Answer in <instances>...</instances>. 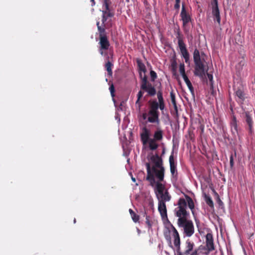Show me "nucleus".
Here are the masks:
<instances>
[{"instance_id":"nucleus-30","label":"nucleus","mask_w":255,"mask_h":255,"mask_svg":"<svg viewBox=\"0 0 255 255\" xmlns=\"http://www.w3.org/2000/svg\"><path fill=\"white\" fill-rule=\"evenodd\" d=\"M99 33V37L106 36L107 35L105 25L103 26L99 27L98 29Z\"/></svg>"},{"instance_id":"nucleus-15","label":"nucleus","mask_w":255,"mask_h":255,"mask_svg":"<svg viewBox=\"0 0 255 255\" xmlns=\"http://www.w3.org/2000/svg\"><path fill=\"white\" fill-rule=\"evenodd\" d=\"M206 249L208 253L211 252L215 250V245L213 235L211 233H208L206 235Z\"/></svg>"},{"instance_id":"nucleus-27","label":"nucleus","mask_w":255,"mask_h":255,"mask_svg":"<svg viewBox=\"0 0 255 255\" xmlns=\"http://www.w3.org/2000/svg\"><path fill=\"white\" fill-rule=\"evenodd\" d=\"M129 212L131 216V217L133 220V221L135 223L137 222L139 219V216L137 215L132 209H130L129 210Z\"/></svg>"},{"instance_id":"nucleus-14","label":"nucleus","mask_w":255,"mask_h":255,"mask_svg":"<svg viewBox=\"0 0 255 255\" xmlns=\"http://www.w3.org/2000/svg\"><path fill=\"white\" fill-rule=\"evenodd\" d=\"M111 3L110 0H104L103 4V8L105 9L102 10L103 16L107 18L112 17L114 15V13L112 12L110 8V5Z\"/></svg>"},{"instance_id":"nucleus-23","label":"nucleus","mask_w":255,"mask_h":255,"mask_svg":"<svg viewBox=\"0 0 255 255\" xmlns=\"http://www.w3.org/2000/svg\"><path fill=\"white\" fill-rule=\"evenodd\" d=\"M150 103L154 107L157 109V110L158 111V109H160V110L162 111L164 110L165 108L164 102L158 103L156 101H154L150 102Z\"/></svg>"},{"instance_id":"nucleus-50","label":"nucleus","mask_w":255,"mask_h":255,"mask_svg":"<svg viewBox=\"0 0 255 255\" xmlns=\"http://www.w3.org/2000/svg\"><path fill=\"white\" fill-rule=\"evenodd\" d=\"M96 25L97 26V28L98 29L99 28V27H101L102 26H100V22L99 21H97V23H96Z\"/></svg>"},{"instance_id":"nucleus-4","label":"nucleus","mask_w":255,"mask_h":255,"mask_svg":"<svg viewBox=\"0 0 255 255\" xmlns=\"http://www.w3.org/2000/svg\"><path fill=\"white\" fill-rule=\"evenodd\" d=\"M140 135L142 144L145 145L148 143L149 147L150 150H154L158 148V144L156 143L157 141L152 138H150V130L146 127H144L142 128Z\"/></svg>"},{"instance_id":"nucleus-40","label":"nucleus","mask_w":255,"mask_h":255,"mask_svg":"<svg viewBox=\"0 0 255 255\" xmlns=\"http://www.w3.org/2000/svg\"><path fill=\"white\" fill-rule=\"evenodd\" d=\"M180 0H175V3L174 4V8L178 10L180 8Z\"/></svg>"},{"instance_id":"nucleus-31","label":"nucleus","mask_w":255,"mask_h":255,"mask_svg":"<svg viewBox=\"0 0 255 255\" xmlns=\"http://www.w3.org/2000/svg\"><path fill=\"white\" fill-rule=\"evenodd\" d=\"M174 245L177 249L179 248L180 245V239L179 236H174Z\"/></svg>"},{"instance_id":"nucleus-3","label":"nucleus","mask_w":255,"mask_h":255,"mask_svg":"<svg viewBox=\"0 0 255 255\" xmlns=\"http://www.w3.org/2000/svg\"><path fill=\"white\" fill-rule=\"evenodd\" d=\"M140 89L137 95V99L136 101V104H138L139 107L140 106L139 101L143 97V91L146 92L148 95L150 96H154L156 93L155 88L148 81L145 77L143 79L142 83L140 84Z\"/></svg>"},{"instance_id":"nucleus-17","label":"nucleus","mask_w":255,"mask_h":255,"mask_svg":"<svg viewBox=\"0 0 255 255\" xmlns=\"http://www.w3.org/2000/svg\"><path fill=\"white\" fill-rule=\"evenodd\" d=\"M235 91L236 96L238 98L236 99V101L238 103L243 104L246 98L243 88L239 87L237 89H235Z\"/></svg>"},{"instance_id":"nucleus-12","label":"nucleus","mask_w":255,"mask_h":255,"mask_svg":"<svg viewBox=\"0 0 255 255\" xmlns=\"http://www.w3.org/2000/svg\"><path fill=\"white\" fill-rule=\"evenodd\" d=\"M180 17L182 21L183 26L185 27L186 25L192 21L191 16L186 10L184 4L182 5V9L180 13Z\"/></svg>"},{"instance_id":"nucleus-45","label":"nucleus","mask_w":255,"mask_h":255,"mask_svg":"<svg viewBox=\"0 0 255 255\" xmlns=\"http://www.w3.org/2000/svg\"><path fill=\"white\" fill-rule=\"evenodd\" d=\"M206 74H207V77H208L209 81L210 82H212L213 81V75L212 74H210V73H208V71L207 72Z\"/></svg>"},{"instance_id":"nucleus-32","label":"nucleus","mask_w":255,"mask_h":255,"mask_svg":"<svg viewBox=\"0 0 255 255\" xmlns=\"http://www.w3.org/2000/svg\"><path fill=\"white\" fill-rule=\"evenodd\" d=\"M179 72L182 75L183 78L184 76H187L185 71V66L184 64H180L179 66Z\"/></svg>"},{"instance_id":"nucleus-53","label":"nucleus","mask_w":255,"mask_h":255,"mask_svg":"<svg viewBox=\"0 0 255 255\" xmlns=\"http://www.w3.org/2000/svg\"><path fill=\"white\" fill-rule=\"evenodd\" d=\"M164 153V150H163L162 153L163 154Z\"/></svg>"},{"instance_id":"nucleus-2","label":"nucleus","mask_w":255,"mask_h":255,"mask_svg":"<svg viewBox=\"0 0 255 255\" xmlns=\"http://www.w3.org/2000/svg\"><path fill=\"white\" fill-rule=\"evenodd\" d=\"M193 60L195 64L194 74L200 78H204L208 70L201 59L199 51L196 48L193 52Z\"/></svg>"},{"instance_id":"nucleus-16","label":"nucleus","mask_w":255,"mask_h":255,"mask_svg":"<svg viewBox=\"0 0 255 255\" xmlns=\"http://www.w3.org/2000/svg\"><path fill=\"white\" fill-rule=\"evenodd\" d=\"M170 170L171 174L173 177H177V170L176 169V165L174 159L173 151L172 152L169 158Z\"/></svg>"},{"instance_id":"nucleus-34","label":"nucleus","mask_w":255,"mask_h":255,"mask_svg":"<svg viewBox=\"0 0 255 255\" xmlns=\"http://www.w3.org/2000/svg\"><path fill=\"white\" fill-rule=\"evenodd\" d=\"M150 75L151 77V81L152 82H154L157 77L156 72L153 70H151L150 71Z\"/></svg>"},{"instance_id":"nucleus-5","label":"nucleus","mask_w":255,"mask_h":255,"mask_svg":"<svg viewBox=\"0 0 255 255\" xmlns=\"http://www.w3.org/2000/svg\"><path fill=\"white\" fill-rule=\"evenodd\" d=\"M147 170V176L146 179L149 181V184L152 187H154V191L164 190L165 186L158 181H156L153 174L151 172L150 165L149 163H146Z\"/></svg>"},{"instance_id":"nucleus-21","label":"nucleus","mask_w":255,"mask_h":255,"mask_svg":"<svg viewBox=\"0 0 255 255\" xmlns=\"http://www.w3.org/2000/svg\"><path fill=\"white\" fill-rule=\"evenodd\" d=\"M163 131L159 128H157L153 134V139L156 141H161L163 139Z\"/></svg>"},{"instance_id":"nucleus-29","label":"nucleus","mask_w":255,"mask_h":255,"mask_svg":"<svg viewBox=\"0 0 255 255\" xmlns=\"http://www.w3.org/2000/svg\"><path fill=\"white\" fill-rule=\"evenodd\" d=\"M170 98L171 102L174 106V108L175 110H177V107L176 105V102L175 100V95L173 91H171L170 93Z\"/></svg>"},{"instance_id":"nucleus-24","label":"nucleus","mask_w":255,"mask_h":255,"mask_svg":"<svg viewBox=\"0 0 255 255\" xmlns=\"http://www.w3.org/2000/svg\"><path fill=\"white\" fill-rule=\"evenodd\" d=\"M113 66V64L109 60H108L105 64V68L108 72V75L110 76H112L113 74L112 68Z\"/></svg>"},{"instance_id":"nucleus-28","label":"nucleus","mask_w":255,"mask_h":255,"mask_svg":"<svg viewBox=\"0 0 255 255\" xmlns=\"http://www.w3.org/2000/svg\"><path fill=\"white\" fill-rule=\"evenodd\" d=\"M205 200L206 204L211 208H214V203L210 196L207 195H205Z\"/></svg>"},{"instance_id":"nucleus-42","label":"nucleus","mask_w":255,"mask_h":255,"mask_svg":"<svg viewBox=\"0 0 255 255\" xmlns=\"http://www.w3.org/2000/svg\"><path fill=\"white\" fill-rule=\"evenodd\" d=\"M172 231H173V236L174 237V236H179V233L177 231V230L175 229V228L172 226Z\"/></svg>"},{"instance_id":"nucleus-9","label":"nucleus","mask_w":255,"mask_h":255,"mask_svg":"<svg viewBox=\"0 0 255 255\" xmlns=\"http://www.w3.org/2000/svg\"><path fill=\"white\" fill-rule=\"evenodd\" d=\"M177 38L178 39V44L179 48L180 49L181 55L182 57L185 59V62L186 63H189V59H190V55L189 54V52H188L186 45L184 43L182 38L181 37L180 33H178V36H177Z\"/></svg>"},{"instance_id":"nucleus-47","label":"nucleus","mask_w":255,"mask_h":255,"mask_svg":"<svg viewBox=\"0 0 255 255\" xmlns=\"http://www.w3.org/2000/svg\"><path fill=\"white\" fill-rule=\"evenodd\" d=\"M142 117L143 120L147 119V118L148 117V113H143L142 115Z\"/></svg>"},{"instance_id":"nucleus-51","label":"nucleus","mask_w":255,"mask_h":255,"mask_svg":"<svg viewBox=\"0 0 255 255\" xmlns=\"http://www.w3.org/2000/svg\"><path fill=\"white\" fill-rule=\"evenodd\" d=\"M91 1H92V5L93 6L95 4V1L94 0H91Z\"/></svg>"},{"instance_id":"nucleus-20","label":"nucleus","mask_w":255,"mask_h":255,"mask_svg":"<svg viewBox=\"0 0 255 255\" xmlns=\"http://www.w3.org/2000/svg\"><path fill=\"white\" fill-rule=\"evenodd\" d=\"M185 199H184L186 202V206L188 205L189 208L191 210L192 214L194 215L195 205L193 199L187 195H185Z\"/></svg>"},{"instance_id":"nucleus-46","label":"nucleus","mask_w":255,"mask_h":255,"mask_svg":"<svg viewBox=\"0 0 255 255\" xmlns=\"http://www.w3.org/2000/svg\"><path fill=\"white\" fill-rule=\"evenodd\" d=\"M199 128L201 130V134H202L204 130V126L202 124H200Z\"/></svg>"},{"instance_id":"nucleus-8","label":"nucleus","mask_w":255,"mask_h":255,"mask_svg":"<svg viewBox=\"0 0 255 255\" xmlns=\"http://www.w3.org/2000/svg\"><path fill=\"white\" fill-rule=\"evenodd\" d=\"M148 117L147 121L150 123H155L157 125L160 123L159 112L155 107H154L149 103V111L148 112Z\"/></svg>"},{"instance_id":"nucleus-43","label":"nucleus","mask_w":255,"mask_h":255,"mask_svg":"<svg viewBox=\"0 0 255 255\" xmlns=\"http://www.w3.org/2000/svg\"><path fill=\"white\" fill-rule=\"evenodd\" d=\"M172 231H173V236L174 237V236H179V233L177 231V230L175 229V228L172 226Z\"/></svg>"},{"instance_id":"nucleus-35","label":"nucleus","mask_w":255,"mask_h":255,"mask_svg":"<svg viewBox=\"0 0 255 255\" xmlns=\"http://www.w3.org/2000/svg\"><path fill=\"white\" fill-rule=\"evenodd\" d=\"M157 98L158 100V103L164 102L162 93L161 91H158L157 92Z\"/></svg>"},{"instance_id":"nucleus-48","label":"nucleus","mask_w":255,"mask_h":255,"mask_svg":"<svg viewBox=\"0 0 255 255\" xmlns=\"http://www.w3.org/2000/svg\"><path fill=\"white\" fill-rule=\"evenodd\" d=\"M108 18L105 17V16H103L102 15V21L103 25H105V22L107 20Z\"/></svg>"},{"instance_id":"nucleus-10","label":"nucleus","mask_w":255,"mask_h":255,"mask_svg":"<svg viewBox=\"0 0 255 255\" xmlns=\"http://www.w3.org/2000/svg\"><path fill=\"white\" fill-rule=\"evenodd\" d=\"M212 13L214 20H216L219 24L221 23V17L218 6V0H211Z\"/></svg>"},{"instance_id":"nucleus-26","label":"nucleus","mask_w":255,"mask_h":255,"mask_svg":"<svg viewBox=\"0 0 255 255\" xmlns=\"http://www.w3.org/2000/svg\"><path fill=\"white\" fill-rule=\"evenodd\" d=\"M171 197L169 195L168 192L166 191L164 194L160 197L159 199V201H162L165 203L166 201H168L170 200Z\"/></svg>"},{"instance_id":"nucleus-38","label":"nucleus","mask_w":255,"mask_h":255,"mask_svg":"<svg viewBox=\"0 0 255 255\" xmlns=\"http://www.w3.org/2000/svg\"><path fill=\"white\" fill-rule=\"evenodd\" d=\"M109 90L111 92L112 97H114L115 96V94H114L115 87L113 84L110 86Z\"/></svg>"},{"instance_id":"nucleus-25","label":"nucleus","mask_w":255,"mask_h":255,"mask_svg":"<svg viewBox=\"0 0 255 255\" xmlns=\"http://www.w3.org/2000/svg\"><path fill=\"white\" fill-rule=\"evenodd\" d=\"M183 79L185 81V82L186 83L187 87H188L190 91L191 92V93L192 94H194V88H193V87L192 86V85L191 83V82L190 81L189 79H188V77L187 76H184V77L183 78Z\"/></svg>"},{"instance_id":"nucleus-36","label":"nucleus","mask_w":255,"mask_h":255,"mask_svg":"<svg viewBox=\"0 0 255 255\" xmlns=\"http://www.w3.org/2000/svg\"><path fill=\"white\" fill-rule=\"evenodd\" d=\"M149 218H150L149 216H146V218H145V219H146L145 223L147 224V226H148L149 229L151 228V227H152V224H151V221H150Z\"/></svg>"},{"instance_id":"nucleus-6","label":"nucleus","mask_w":255,"mask_h":255,"mask_svg":"<svg viewBox=\"0 0 255 255\" xmlns=\"http://www.w3.org/2000/svg\"><path fill=\"white\" fill-rule=\"evenodd\" d=\"M194 244L193 242L188 239L184 245V249L181 251L180 247L177 249V255H199L197 249L193 250Z\"/></svg>"},{"instance_id":"nucleus-44","label":"nucleus","mask_w":255,"mask_h":255,"mask_svg":"<svg viewBox=\"0 0 255 255\" xmlns=\"http://www.w3.org/2000/svg\"><path fill=\"white\" fill-rule=\"evenodd\" d=\"M189 138L191 140H193L194 139V134L193 131L189 132Z\"/></svg>"},{"instance_id":"nucleus-18","label":"nucleus","mask_w":255,"mask_h":255,"mask_svg":"<svg viewBox=\"0 0 255 255\" xmlns=\"http://www.w3.org/2000/svg\"><path fill=\"white\" fill-rule=\"evenodd\" d=\"M158 210L163 220L167 219V214L165 203H164L162 201H159Z\"/></svg>"},{"instance_id":"nucleus-41","label":"nucleus","mask_w":255,"mask_h":255,"mask_svg":"<svg viewBox=\"0 0 255 255\" xmlns=\"http://www.w3.org/2000/svg\"><path fill=\"white\" fill-rule=\"evenodd\" d=\"M154 192L156 194L158 199H159V196L160 197L164 194V190L154 191Z\"/></svg>"},{"instance_id":"nucleus-7","label":"nucleus","mask_w":255,"mask_h":255,"mask_svg":"<svg viewBox=\"0 0 255 255\" xmlns=\"http://www.w3.org/2000/svg\"><path fill=\"white\" fill-rule=\"evenodd\" d=\"M99 51L102 56H107V51L110 49V43L107 36L99 37Z\"/></svg>"},{"instance_id":"nucleus-33","label":"nucleus","mask_w":255,"mask_h":255,"mask_svg":"<svg viewBox=\"0 0 255 255\" xmlns=\"http://www.w3.org/2000/svg\"><path fill=\"white\" fill-rule=\"evenodd\" d=\"M138 67L139 72H143V73L146 72V69L145 66L144 65V64L140 63V62H138Z\"/></svg>"},{"instance_id":"nucleus-49","label":"nucleus","mask_w":255,"mask_h":255,"mask_svg":"<svg viewBox=\"0 0 255 255\" xmlns=\"http://www.w3.org/2000/svg\"><path fill=\"white\" fill-rule=\"evenodd\" d=\"M216 194H217V195H218L217 193H216ZM218 203H219V204H221V203H222V204L223 203V202H222V201L220 200V198H219V196H218Z\"/></svg>"},{"instance_id":"nucleus-52","label":"nucleus","mask_w":255,"mask_h":255,"mask_svg":"<svg viewBox=\"0 0 255 255\" xmlns=\"http://www.w3.org/2000/svg\"><path fill=\"white\" fill-rule=\"evenodd\" d=\"M131 180H132L133 182H135L136 180H135V178L134 177H133L132 176L131 177Z\"/></svg>"},{"instance_id":"nucleus-37","label":"nucleus","mask_w":255,"mask_h":255,"mask_svg":"<svg viewBox=\"0 0 255 255\" xmlns=\"http://www.w3.org/2000/svg\"><path fill=\"white\" fill-rule=\"evenodd\" d=\"M139 77L141 79L140 84L142 83L143 79L144 77H145L147 79V76L145 74V73H143V72H139Z\"/></svg>"},{"instance_id":"nucleus-19","label":"nucleus","mask_w":255,"mask_h":255,"mask_svg":"<svg viewBox=\"0 0 255 255\" xmlns=\"http://www.w3.org/2000/svg\"><path fill=\"white\" fill-rule=\"evenodd\" d=\"M151 160L154 163L152 167H160L163 166L162 159L157 154L152 156L151 157Z\"/></svg>"},{"instance_id":"nucleus-39","label":"nucleus","mask_w":255,"mask_h":255,"mask_svg":"<svg viewBox=\"0 0 255 255\" xmlns=\"http://www.w3.org/2000/svg\"><path fill=\"white\" fill-rule=\"evenodd\" d=\"M230 165L231 168H232L234 165V157L233 154H231L230 156Z\"/></svg>"},{"instance_id":"nucleus-22","label":"nucleus","mask_w":255,"mask_h":255,"mask_svg":"<svg viewBox=\"0 0 255 255\" xmlns=\"http://www.w3.org/2000/svg\"><path fill=\"white\" fill-rule=\"evenodd\" d=\"M231 130L233 133H238V125L237 119L235 116H233L231 122Z\"/></svg>"},{"instance_id":"nucleus-1","label":"nucleus","mask_w":255,"mask_h":255,"mask_svg":"<svg viewBox=\"0 0 255 255\" xmlns=\"http://www.w3.org/2000/svg\"><path fill=\"white\" fill-rule=\"evenodd\" d=\"M175 216L178 218L177 225L179 227L183 228L184 234L188 237L194 233V227L193 222L188 219L189 213L186 210V202L184 198H180L177 203V207L174 210Z\"/></svg>"},{"instance_id":"nucleus-11","label":"nucleus","mask_w":255,"mask_h":255,"mask_svg":"<svg viewBox=\"0 0 255 255\" xmlns=\"http://www.w3.org/2000/svg\"><path fill=\"white\" fill-rule=\"evenodd\" d=\"M151 172L153 174L154 178L156 177L158 181L162 182L164 180L165 168L164 166L160 167H151Z\"/></svg>"},{"instance_id":"nucleus-13","label":"nucleus","mask_w":255,"mask_h":255,"mask_svg":"<svg viewBox=\"0 0 255 255\" xmlns=\"http://www.w3.org/2000/svg\"><path fill=\"white\" fill-rule=\"evenodd\" d=\"M243 114H245V119L247 124V129L249 130L250 134H252L254 133V122L252 116L248 111L245 112Z\"/></svg>"}]
</instances>
